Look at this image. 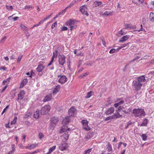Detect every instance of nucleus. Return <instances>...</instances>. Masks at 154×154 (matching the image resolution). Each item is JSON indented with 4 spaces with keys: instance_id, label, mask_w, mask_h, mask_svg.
<instances>
[{
    "instance_id": "obj_1",
    "label": "nucleus",
    "mask_w": 154,
    "mask_h": 154,
    "mask_svg": "<svg viewBox=\"0 0 154 154\" xmlns=\"http://www.w3.org/2000/svg\"><path fill=\"white\" fill-rule=\"evenodd\" d=\"M132 113L135 117L141 118L144 116L146 114L144 110L142 109H134L133 110Z\"/></svg>"
},
{
    "instance_id": "obj_2",
    "label": "nucleus",
    "mask_w": 154,
    "mask_h": 154,
    "mask_svg": "<svg viewBox=\"0 0 154 154\" xmlns=\"http://www.w3.org/2000/svg\"><path fill=\"white\" fill-rule=\"evenodd\" d=\"M51 107L49 105H47L43 107L41 110V114L44 115L47 114L50 110Z\"/></svg>"
},
{
    "instance_id": "obj_3",
    "label": "nucleus",
    "mask_w": 154,
    "mask_h": 154,
    "mask_svg": "<svg viewBox=\"0 0 154 154\" xmlns=\"http://www.w3.org/2000/svg\"><path fill=\"white\" fill-rule=\"evenodd\" d=\"M142 85V83H140L139 82L136 80H134L133 82V85L137 91L140 90L141 89Z\"/></svg>"
},
{
    "instance_id": "obj_4",
    "label": "nucleus",
    "mask_w": 154,
    "mask_h": 154,
    "mask_svg": "<svg viewBox=\"0 0 154 154\" xmlns=\"http://www.w3.org/2000/svg\"><path fill=\"white\" fill-rule=\"evenodd\" d=\"M59 63L62 66H63L65 62L66 57L63 55L59 54L58 57Z\"/></svg>"
},
{
    "instance_id": "obj_5",
    "label": "nucleus",
    "mask_w": 154,
    "mask_h": 154,
    "mask_svg": "<svg viewBox=\"0 0 154 154\" xmlns=\"http://www.w3.org/2000/svg\"><path fill=\"white\" fill-rule=\"evenodd\" d=\"M76 113V110L73 107H72L68 110V114L69 117L74 116Z\"/></svg>"
},
{
    "instance_id": "obj_6",
    "label": "nucleus",
    "mask_w": 154,
    "mask_h": 154,
    "mask_svg": "<svg viewBox=\"0 0 154 154\" xmlns=\"http://www.w3.org/2000/svg\"><path fill=\"white\" fill-rule=\"evenodd\" d=\"M82 123L83 125V128L84 129L87 130H89L90 129L88 126V122L86 120H83L82 121Z\"/></svg>"
},
{
    "instance_id": "obj_7",
    "label": "nucleus",
    "mask_w": 154,
    "mask_h": 154,
    "mask_svg": "<svg viewBox=\"0 0 154 154\" xmlns=\"http://www.w3.org/2000/svg\"><path fill=\"white\" fill-rule=\"evenodd\" d=\"M57 77L58 78L60 77L58 82L62 84H64L67 81V78L65 75H58Z\"/></svg>"
},
{
    "instance_id": "obj_8",
    "label": "nucleus",
    "mask_w": 154,
    "mask_h": 154,
    "mask_svg": "<svg viewBox=\"0 0 154 154\" xmlns=\"http://www.w3.org/2000/svg\"><path fill=\"white\" fill-rule=\"evenodd\" d=\"M69 137V132H64L62 136V139L63 141H66L68 139Z\"/></svg>"
},
{
    "instance_id": "obj_9",
    "label": "nucleus",
    "mask_w": 154,
    "mask_h": 154,
    "mask_svg": "<svg viewBox=\"0 0 154 154\" xmlns=\"http://www.w3.org/2000/svg\"><path fill=\"white\" fill-rule=\"evenodd\" d=\"M25 94L24 91L23 90L21 91L18 94V100H21L24 97Z\"/></svg>"
},
{
    "instance_id": "obj_10",
    "label": "nucleus",
    "mask_w": 154,
    "mask_h": 154,
    "mask_svg": "<svg viewBox=\"0 0 154 154\" xmlns=\"http://www.w3.org/2000/svg\"><path fill=\"white\" fill-rule=\"evenodd\" d=\"M68 145L67 143H62L61 145L59 147V149L61 151L66 150L68 148Z\"/></svg>"
},
{
    "instance_id": "obj_11",
    "label": "nucleus",
    "mask_w": 154,
    "mask_h": 154,
    "mask_svg": "<svg viewBox=\"0 0 154 154\" xmlns=\"http://www.w3.org/2000/svg\"><path fill=\"white\" fill-rule=\"evenodd\" d=\"M114 111V108L113 107H111L108 109L105 112V113L107 115L111 114Z\"/></svg>"
},
{
    "instance_id": "obj_12",
    "label": "nucleus",
    "mask_w": 154,
    "mask_h": 154,
    "mask_svg": "<svg viewBox=\"0 0 154 154\" xmlns=\"http://www.w3.org/2000/svg\"><path fill=\"white\" fill-rule=\"evenodd\" d=\"M52 98V94H50L46 96L44 98L43 101L44 102H46L51 100Z\"/></svg>"
},
{
    "instance_id": "obj_13",
    "label": "nucleus",
    "mask_w": 154,
    "mask_h": 154,
    "mask_svg": "<svg viewBox=\"0 0 154 154\" xmlns=\"http://www.w3.org/2000/svg\"><path fill=\"white\" fill-rule=\"evenodd\" d=\"M70 130V128H68L67 127L63 126L62 127L60 130V133H64L66 132H68L67 131Z\"/></svg>"
},
{
    "instance_id": "obj_14",
    "label": "nucleus",
    "mask_w": 154,
    "mask_h": 154,
    "mask_svg": "<svg viewBox=\"0 0 154 154\" xmlns=\"http://www.w3.org/2000/svg\"><path fill=\"white\" fill-rule=\"evenodd\" d=\"M51 122L56 125L59 119L57 117L53 116L51 118Z\"/></svg>"
},
{
    "instance_id": "obj_15",
    "label": "nucleus",
    "mask_w": 154,
    "mask_h": 154,
    "mask_svg": "<svg viewBox=\"0 0 154 154\" xmlns=\"http://www.w3.org/2000/svg\"><path fill=\"white\" fill-rule=\"evenodd\" d=\"M137 81L139 82L140 83H141L142 82H144L146 81V79L145 77L143 75H142L137 77Z\"/></svg>"
},
{
    "instance_id": "obj_16",
    "label": "nucleus",
    "mask_w": 154,
    "mask_h": 154,
    "mask_svg": "<svg viewBox=\"0 0 154 154\" xmlns=\"http://www.w3.org/2000/svg\"><path fill=\"white\" fill-rule=\"evenodd\" d=\"M60 86L59 85H58L55 88H54V91L52 93L53 94H57V93L60 90Z\"/></svg>"
},
{
    "instance_id": "obj_17",
    "label": "nucleus",
    "mask_w": 154,
    "mask_h": 154,
    "mask_svg": "<svg viewBox=\"0 0 154 154\" xmlns=\"http://www.w3.org/2000/svg\"><path fill=\"white\" fill-rule=\"evenodd\" d=\"M113 117V118L117 119L119 118L122 116V115L120 114L119 112H116L115 113L112 115Z\"/></svg>"
},
{
    "instance_id": "obj_18",
    "label": "nucleus",
    "mask_w": 154,
    "mask_h": 154,
    "mask_svg": "<svg viewBox=\"0 0 154 154\" xmlns=\"http://www.w3.org/2000/svg\"><path fill=\"white\" fill-rule=\"evenodd\" d=\"M28 82L27 79H24L22 81V82L21 83L20 88H22L26 85Z\"/></svg>"
},
{
    "instance_id": "obj_19",
    "label": "nucleus",
    "mask_w": 154,
    "mask_h": 154,
    "mask_svg": "<svg viewBox=\"0 0 154 154\" xmlns=\"http://www.w3.org/2000/svg\"><path fill=\"white\" fill-rule=\"evenodd\" d=\"M87 10H86L83 8H81L79 9V11H80L83 14H85L87 16L89 15L88 12L87 11Z\"/></svg>"
},
{
    "instance_id": "obj_20",
    "label": "nucleus",
    "mask_w": 154,
    "mask_h": 154,
    "mask_svg": "<svg viewBox=\"0 0 154 154\" xmlns=\"http://www.w3.org/2000/svg\"><path fill=\"white\" fill-rule=\"evenodd\" d=\"M129 37V35H127L124 36L119 40V42H123L128 39Z\"/></svg>"
},
{
    "instance_id": "obj_21",
    "label": "nucleus",
    "mask_w": 154,
    "mask_h": 154,
    "mask_svg": "<svg viewBox=\"0 0 154 154\" xmlns=\"http://www.w3.org/2000/svg\"><path fill=\"white\" fill-rule=\"evenodd\" d=\"M70 120L69 116H67L63 119V123L66 124L69 123L70 122Z\"/></svg>"
},
{
    "instance_id": "obj_22",
    "label": "nucleus",
    "mask_w": 154,
    "mask_h": 154,
    "mask_svg": "<svg viewBox=\"0 0 154 154\" xmlns=\"http://www.w3.org/2000/svg\"><path fill=\"white\" fill-rule=\"evenodd\" d=\"M44 68V66L42 65H39L36 68V70L38 72H41Z\"/></svg>"
},
{
    "instance_id": "obj_23",
    "label": "nucleus",
    "mask_w": 154,
    "mask_h": 154,
    "mask_svg": "<svg viewBox=\"0 0 154 154\" xmlns=\"http://www.w3.org/2000/svg\"><path fill=\"white\" fill-rule=\"evenodd\" d=\"M125 28L126 29H134V28L136 27L135 26H132L130 24H124Z\"/></svg>"
},
{
    "instance_id": "obj_24",
    "label": "nucleus",
    "mask_w": 154,
    "mask_h": 154,
    "mask_svg": "<svg viewBox=\"0 0 154 154\" xmlns=\"http://www.w3.org/2000/svg\"><path fill=\"white\" fill-rule=\"evenodd\" d=\"M74 21L73 20H69L67 21L66 23V24L67 26H71L72 25H74Z\"/></svg>"
},
{
    "instance_id": "obj_25",
    "label": "nucleus",
    "mask_w": 154,
    "mask_h": 154,
    "mask_svg": "<svg viewBox=\"0 0 154 154\" xmlns=\"http://www.w3.org/2000/svg\"><path fill=\"white\" fill-rule=\"evenodd\" d=\"M39 116V111L38 109L34 112L33 114V117L35 119L38 118Z\"/></svg>"
},
{
    "instance_id": "obj_26",
    "label": "nucleus",
    "mask_w": 154,
    "mask_h": 154,
    "mask_svg": "<svg viewBox=\"0 0 154 154\" xmlns=\"http://www.w3.org/2000/svg\"><path fill=\"white\" fill-rule=\"evenodd\" d=\"M115 12L113 11H106L102 15H105L106 17L108 16L109 15H110L111 14L114 13Z\"/></svg>"
},
{
    "instance_id": "obj_27",
    "label": "nucleus",
    "mask_w": 154,
    "mask_h": 154,
    "mask_svg": "<svg viewBox=\"0 0 154 154\" xmlns=\"http://www.w3.org/2000/svg\"><path fill=\"white\" fill-rule=\"evenodd\" d=\"M149 18L151 21L152 22L154 21V13H153L152 12L150 13Z\"/></svg>"
},
{
    "instance_id": "obj_28",
    "label": "nucleus",
    "mask_w": 154,
    "mask_h": 154,
    "mask_svg": "<svg viewBox=\"0 0 154 154\" xmlns=\"http://www.w3.org/2000/svg\"><path fill=\"white\" fill-rule=\"evenodd\" d=\"M102 2H101L99 1H95L94 2V6L93 7H97L101 5Z\"/></svg>"
},
{
    "instance_id": "obj_29",
    "label": "nucleus",
    "mask_w": 154,
    "mask_h": 154,
    "mask_svg": "<svg viewBox=\"0 0 154 154\" xmlns=\"http://www.w3.org/2000/svg\"><path fill=\"white\" fill-rule=\"evenodd\" d=\"M107 149H108V152L111 151L112 150V145L110 144L109 142L107 143Z\"/></svg>"
},
{
    "instance_id": "obj_30",
    "label": "nucleus",
    "mask_w": 154,
    "mask_h": 154,
    "mask_svg": "<svg viewBox=\"0 0 154 154\" xmlns=\"http://www.w3.org/2000/svg\"><path fill=\"white\" fill-rule=\"evenodd\" d=\"M148 120L146 119H145L142 123L140 125L141 126H146L148 123Z\"/></svg>"
},
{
    "instance_id": "obj_31",
    "label": "nucleus",
    "mask_w": 154,
    "mask_h": 154,
    "mask_svg": "<svg viewBox=\"0 0 154 154\" xmlns=\"http://www.w3.org/2000/svg\"><path fill=\"white\" fill-rule=\"evenodd\" d=\"M35 146L36 145L35 144H33L31 145L29 144L28 145V146L26 147V148L27 149H31L35 148Z\"/></svg>"
},
{
    "instance_id": "obj_32",
    "label": "nucleus",
    "mask_w": 154,
    "mask_h": 154,
    "mask_svg": "<svg viewBox=\"0 0 154 154\" xmlns=\"http://www.w3.org/2000/svg\"><path fill=\"white\" fill-rule=\"evenodd\" d=\"M56 146H54L52 147H50L49 149V152L46 154H49L54 150L56 148Z\"/></svg>"
},
{
    "instance_id": "obj_33",
    "label": "nucleus",
    "mask_w": 154,
    "mask_h": 154,
    "mask_svg": "<svg viewBox=\"0 0 154 154\" xmlns=\"http://www.w3.org/2000/svg\"><path fill=\"white\" fill-rule=\"evenodd\" d=\"M56 125L51 122L49 125V128L53 130L54 129Z\"/></svg>"
},
{
    "instance_id": "obj_34",
    "label": "nucleus",
    "mask_w": 154,
    "mask_h": 154,
    "mask_svg": "<svg viewBox=\"0 0 154 154\" xmlns=\"http://www.w3.org/2000/svg\"><path fill=\"white\" fill-rule=\"evenodd\" d=\"M93 94V92L92 91L88 92L85 97L86 98H89L92 96Z\"/></svg>"
},
{
    "instance_id": "obj_35",
    "label": "nucleus",
    "mask_w": 154,
    "mask_h": 154,
    "mask_svg": "<svg viewBox=\"0 0 154 154\" xmlns=\"http://www.w3.org/2000/svg\"><path fill=\"white\" fill-rule=\"evenodd\" d=\"M55 57V55H54V54L53 55V56L52 57L51 60L50 61V62H49V63H48V66H49L52 64V63L53 62V61H54V60Z\"/></svg>"
},
{
    "instance_id": "obj_36",
    "label": "nucleus",
    "mask_w": 154,
    "mask_h": 154,
    "mask_svg": "<svg viewBox=\"0 0 154 154\" xmlns=\"http://www.w3.org/2000/svg\"><path fill=\"white\" fill-rule=\"evenodd\" d=\"M54 53L55 55V57H57L58 54L59 53L58 49L57 48L56 49L55 52H53V54Z\"/></svg>"
},
{
    "instance_id": "obj_37",
    "label": "nucleus",
    "mask_w": 154,
    "mask_h": 154,
    "mask_svg": "<svg viewBox=\"0 0 154 154\" xmlns=\"http://www.w3.org/2000/svg\"><path fill=\"white\" fill-rule=\"evenodd\" d=\"M122 108L125 109V108L123 106H119L117 110H116V112H120L121 111H122Z\"/></svg>"
},
{
    "instance_id": "obj_38",
    "label": "nucleus",
    "mask_w": 154,
    "mask_h": 154,
    "mask_svg": "<svg viewBox=\"0 0 154 154\" xmlns=\"http://www.w3.org/2000/svg\"><path fill=\"white\" fill-rule=\"evenodd\" d=\"M148 136L146 134H143L141 136L143 140L146 141V140Z\"/></svg>"
},
{
    "instance_id": "obj_39",
    "label": "nucleus",
    "mask_w": 154,
    "mask_h": 154,
    "mask_svg": "<svg viewBox=\"0 0 154 154\" xmlns=\"http://www.w3.org/2000/svg\"><path fill=\"white\" fill-rule=\"evenodd\" d=\"M111 103V98L110 97H109L107 99V103L106 104V106H107L109 105Z\"/></svg>"
},
{
    "instance_id": "obj_40",
    "label": "nucleus",
    "mask_w": 154,
    "mask_h": 154,
    "mask_svg": "<svg viewBox=\"0 0 154 154\" xmlns=\"http://www.w3.org/2000/svg\"><path fill=\"white\" fill-rule=\"evenodd\" d=\"M32 115V113L29 112L27 113L24 115V118H28V117L31 116Z\"/></svg>"
},
{
    "instance_id": "obj_41",
    "label": "nucleus",
    "mask_w": 154,
    "mask_h": 154,
    "mask_svg": "<svg viewBox=\"0 0 154 154\" xmlns=\"http://www.w3.org/2000/svg\"><path fill=\"white\" fill-rule=\"evenodd\" d=\"M20 27L22 29L23 31H26L27 30V28L23 24H21L20 25Z\"/></svg>"
},
{
    "instance_id": "obj_42",
    "label": "nucleus",
    "mask_w": 154,
    "mask_h": 154,
    "mask_svg": "<svg viewBox=\"0 0 154 154\" xmlns=\"http://www.w3.org/2000/svg\"><path fill=\"white\" fill-rule=\"evenodd\" d=\"M114 119L112 116L108 117L104 119V121H106L109 120H111Z\"/></svg>"
},
{
    "instance_id": "obj_43",
    "label": "nucleus",
    "mask_w": 154,
    "mask_h": 154,
    "mask_svg": "<svg viewBox=\"0 0 154 154\" xmlns=\"http://www.w3.org/2000/svg\"><path fill=\"white\" fill-rule=\"evenodd\" d=\"M17 119V117L16 116L15 117L13 121L11 122V125H13L15 124L16 122Z\"/></svg>"
},
{
    "instance_id": "obj_44",
    "label": "nucleus",
    "mask_w": 154,
    "mask_h": 154,
    "mask_svg": "<svg viewBox=\"0 0 154 154\" xmlns=\"http://www.w3.org/2000/svg\"><path fill=\"white\" fill-rule=\"evenodd\" d=\"M77 27V26L76 25H74L71 26H70V30L71 31L73 29H76Z\"/></svg>"
},
{
    "instance_id": "obj_45",
    "label": "nucleus",
    "mask_w": 154,
    "mask_h": 154,
    "mask_svg": "<svg viewBox=\"0 0 154 154\" xmlns=\"http://www.w3.org/2000/svg\"><path fill=\"white\" fill-rule=\"evenodd\" d=\"M132 124V122L131 121H129L128 122L127 125L125 126V128L127 129L128 127Z\"/></svg>"
},
{
    "instance_id": "obj_46",
    "label": "nucleus",
    "mask_w": 154,
    "mask_h": 154,
    "mask_svg": "<svg viewBox=\"0 0 154 154\" xmlns=\"http://www.w3.org/2000/svg\"><path fill=\"white\" fill-rule=\"evenodd\" d=\"M116 52V49L115 48H112L109 51L110 54H112Z\"/></svg>"
},
{
    "instance_id": "obj_47",
    "label": "nucleus",
    "mask_w": 154,
    "mask_h": 154,
    "mask_svg": "<svg viewBox=\"0 0 154 154\" xmlns=\"http://www.w3.org/2000/svg\"><path fill=\"white\" fill-rule=\"evenodd\" d=\"M125 101L124 100H121L119 102L117 103L119 106L123 104L124 103Z\"/></svg>"
},
{
    "instance_id": "obj_48",
    "label": "nucleus",
    "mask_w": 154,
    "mask_h": 154,
    "mask_svg": "<svg viewBox=\"0 0 154 154\" xmlns=\"http://www.w3.org/2000/svg\"><path fill=\"white\" fill-rule=\"evenodd\" d=\"M22 57H23L22 55H20L19 56L18 59H17V62L18 63V62H20V61H21V60L22 59Z\"/></svg>"
},
{
    "instance_id": "obj_49",
    "label": "nucleus",
    "mask_w": 154,
    "mask_h": 154,
    "mask_svg": "<svg viewBox=\"0 0 154 154\" xmlns=\"http://www.w3.org/2000/svg\"><path fill=\"white\" fill-rule=\"evenodd\" d=\"M8 107H9V106L8 105V106H7L4 109L2 112V114H1L2 115L6 111L7 109H8Z\"/></svg>"
},
{
    "instance_id": "obj_50",
    "label": "nucleus",
    "mask_w": 154,
    "mask_h": 154,
    "mask_svg": "<svg viewBox=\"0 0 154 154\" xmlns=\"http://www.w3.org/2000/svg\"><path fill=\"white\" fill-rule=\"evenodd\" d=\"M88 73L87 72H86L84 73L82 75H81L80 76V77L82 78L83 77H85L87 75H88Z\"/></svg>"
},
{
    "instance_id": "obj_51",
    "label": "nucleus",
    "mask_w": 154,
    "mask_h": 154,
    "mask_svg": "<svg viewBox=\"0 0 154 154\" xmlns=\"http://www.w3.org/2000/svg\"><path fill=\"white\" fill-rule=\"evenodd\" d=\"M52 14H53L52 13L51 14V15L48 16H47L46 17L44 18L43 19V20H44V21H45L47 20L48 18H49L51 17V16Z\"/></svg>"
},
{
    "instance_id": "obj_52",
    "label": "nucleus",
    "mask_w": 154,
    "mask_h": 154,
    "mask_svg": "<svg viewBox=\"0 0 154 154\" xmlns=\"http://www.w3.org/2000/svg\"><path fill=\"white\" fill-rule=\"evenodd\" d=\"M52 14H53L52 13L51 14V15L48 16H47L46 17L44 18L43 19V20H44V21H45L47 20L48 18H49L51 17V16Z\"/></svg>"
},
{
    "instance_id": "obj_53",
    "label": "nucleus",
    "mask_w": 154,
    "mask_h": 154,
    "mask_svg": "<svg viewBox=\"0 0 154 154\" xmlns=\"http://www.w3.org/2000/svg\"><path fill=\"white\" fill-rule=\"evenodd\" d=\"M6 8L9 10H12L13 9V8L12 6H7L6 5Z\"/></svg>"
},
{
    "instance_id": "obj_54",
    "label": "nucleus",
    "mask_w": 154,
    "mask_h": 154,
    "mask_svg": "<svg viewBox=\"0 0 154 154\" xmlns=\"http://www.w3.org/2000/svg\"><path fill=\"white\" fill-rule=\"evenodd\" d=\"M32 7L30 6H26L25 7V9H28V10H31V9H32Z\"/></svg>"
},
{
    "instance_id": "obj_55",
    "label": "nucleus",
    "mask_w": 154,
    "mask_h": 154,
    "mask_svg": "<svg viewBox=\"0 0 154 154\" xmlns=\"http://www.w3.org/2000/svg\"><path fill=\"white\" fill-rule=\"evenodd\" d=\"M66 9V8L64 10H62V11L60 12L59 13L60 14H60H63V15L65 13V11Z\"/></svg>"
},
{
    "instance_id": "obj_56",
    "label": "nucleus",
    "mask_w": 154,
    "mask_h": 154,
    "mask_svg": "<svg viewBox=\"0 0 154 154\" xmlns=\"http://www.w3.org/2000/svg\"><path fill=\"white\" fill-rule=\"evenodd\" d=\"M140 57L139 56H137L134 59H133L132 61L131 62L134 61L135 60L137 59H138L140 58Z\"/></svg>"
},
{
    "instance_id": "obj_57",
    "label": "nucleus",
    "mask_w": 154,
    "mask_h": 154,
    "mask_svg": "<svg viewBox=\"0 0 154 154\" xmlns=\"http://www.w3.org/2000/svg\"><path fill=\"white\" fill-rule=\"evenodd\" d=\"M68 29V28L66 26H64L63 27V28L62 29V31H65L66 30Z\"/></svg>"
},
{
    "instance_id": "obj_58",
    "label": "nucleus",
    "mask_w": 154,
    "mask_h": 154,
    "mask_svg": "<svg viewBox=\"0 0 154 154\" xmlns=\"http://www.w3.org/2000/svg\"><path fill=\"white\" fill-rule=\"evenodd\" d=\"M130 44V42H128L127 43V44H124L122 45L123 47H124L126 46H128V45Z\"/></svg>"
},
{
    "instance_id": "obj_59",
    "label": "nucleus",
    "mask_w": 154,
    "mask_h": 154,
    "mask_svg": "<svg viewBox=\"0 0 154 154\" xmlns=\"http://www.w3.org/2000/svg\"><path fill=\"white\" fill-rule=\"evenodd\" d=\"M14 150H12L11 151H9L8 152L6 153V154H12L14 153Z\"/></svg>"
},
{
    "instance_id": "obj_60",
    "label": "nucleus",
    "mask_w": 154,
    "mask_h": 154,
    "mask_svg": "<svg viewBox=\"0 0 154 154\" xmlns=\"http://www.w3.org/2000/svg\"><path fill=\"white\" fill-rule=\"evenodd\" d=\"M57 25V22H55L54 23H53L52 25L51 28H53L55 26Z\"/></svg>"
},
{
    "instance_id": "obj_61",
    "label": "nucleus",
    "mask_w": 154,
    "mask_h": 154,
    "mask_svg": "<svg viewBox=\"0 0 154 154\" xmlns=\"http://www.w3.org/2000/svg\"><path fill=\"white\" fill-rule=\"evenodd\" d=\"M102 43H103V45L105 47H106V42L104 41V40L103 39H102Z\"/></svg>"
},
{
    "instance_id": "obj_62",
    "label": "nucleus",
    "mask_w": 154,
    "mask_h": 154,
    "mask_svg": "<svg viewBox=\"0 0 154 154\" xmlns=\"http://www.w3.org/2000/svg\"><path fill=\"white\" fill-rule=\"evenodd\" d=\"M9 123H10L9 122L8 124H6L5 125V126L6 128H11L9 125Z\"/></svg>"
},
{
    "instance_id": "obj_63",
    "label": "nucleus",
    "mask_w": 154,
    "mask_h": 154,
    "mask_svg": "<svg viewBox=\"0 0 154 154\" xmlns=\"http://www.w3.org/2000/svg\"><path fill=\"white\" fill-rule=\"evenodd\" d=\"M80 8H85V9L86 10H87V5H84L82 6V7H81Z\"/></svg>"
},
{
    "instance_id": "obj_64",
    "label": "nucleus",
    "mask_w": 154,
    "mask_h": 154,
    "mask_svg": "<svg viewBox=\"0 0 154 154\" xmlns=\"http://www.w3.org/2000/svg\"><path fill=\"white\" fill-rule=\"evenodd\" d=\"M39 137L40 139L43 137V135L42 133H40L39 134Z\"/></svg>"
}]
</instances>
